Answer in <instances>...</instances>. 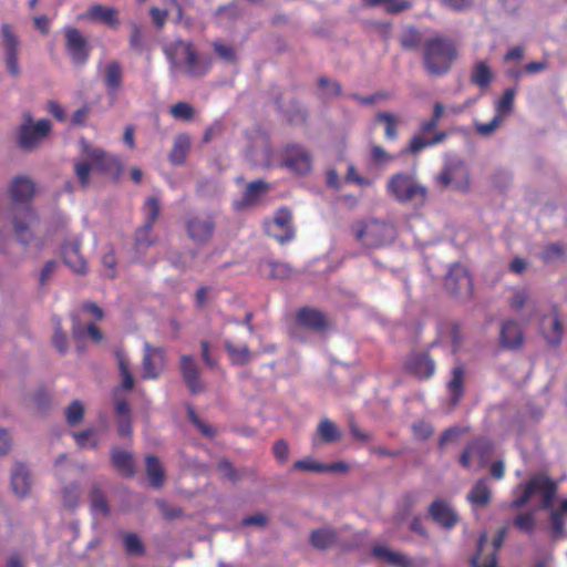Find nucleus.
Returning <instances> with one entry per match:
<instances>
[{"instance_id": "obj_34", "label": "nucleus", "mask_w": 567, "mask_h": 567, "mask_svg": "<svg viewBox=\"0 0 567 567\" xmlns=\"http://www.w3.org/2000/svg\"><path fill=\"white\" fill-rule=\"evenodd\" d=\"M515 95L516 89L514 87H508L504 91L503 95L495 101V116L503 121L513 112Z\"/></svg>"}, {"instance_id": "obj_23", "label": "nucleus", "mask_w": 567, "mask_h": 567, "mask_svg": "<svg viewBox=\"0 0 567 567\" xmlns=\"http://www.w3.org/2000/svg\"><path fill=\"white\" fill-rule=\"evenodd\" d=\"M499 343L508 350L519 349L524 343L522 326L515 320H506L501 326Z\"/></svg>"}, {"instance_id": "obj_25", "label": "nucleus", "mask_w": 567, "mask_h": 567, "mask_svg": "<svg viewBox=\"0 0 567 567\" xmlns=\"http://www.w3.org/2000/svg\"><path fill=\"white\" fill-rule=\"evenodd\" d=\"M104 85L110 96H116L123 86V69L120 62L110 61L104 68Z\"/></svg>"}, {"instance_id": "obj_17", "label": "nucleus", "mask_w": 567, "mask_h": 567, "mask_svg": "<svg viewBox=\"0 0 567 567\" xmlns=\"http://www.w3.org/2000/svg\"><path fill=\"white\" fill-rule=\"evenodd\" d=\"M2 45L4 51V63L8 72L12 76L20 74L19 68V38L14 32V29L9 23L1 24Z\"/></svg>"}, {"instance_id": "obj_43", "label": "nucleus", "mask_w": 567, "mask_h": 567, "mask_svg": "<svg viewBox=\"0 0 567 567\" xmlns=\"http://www.w3.org/2000/svg\"><path fill=\"white\" fill-rule=\"evenodd\" d=\"M123 545L127 555L142 556L145 553V547L135 533H125L123 535Z\"/></svg>"}, {"instance_id": "obj_50", "label": "nucleus", "mask_w": 567, "mask_h": 567, "mask_svg": "<svg viewBox=\"0 0 567 567\" xmlns=\"http://www.w3.org/2000/svg\"><path fill=\"white\" fill-rule=\"evenodd\" d=\"M443 112H444L443 105L439 102L435 103L432 117L424 121L420 125V132L423 136L426 134H430L436 130L439 122L443 115Z\"/></svg>"}, {"instance_id": "obj_46", "label": "nucleus", "mask_w": 567, "mask_h": 567, "mask_svg": "<svg viewBox=\"0 0 567 567\" xmlns=\"http://www.w3.org/2000/svg\"><path fill=\"white\" fill-rule=\"evenodd\" d=\"M118 370L122 379L121 388L125 391H132L134 388V377L130 370V364L125 355L118 354Z\"/></svg>"}, {"instance_id": "obj_10", "label": "nucleus", "mask_w": 567, "mask_h": 567, "mask_svg": "<svg viewBox=\"0 0 567 567\" xmlns=\"http://www.w3.org/2000/svg\"><path fill=\"white\" fill-rule=\"evenodd\" d=\"M280 166L296 175H307L312 169V156L306 146L290 143L280 150Z\"/></svg>"}, {"instance_id": "obj_24", "label": "nucleus", "mask_w": 567, "mask_h": 567, "mask_svg": "<svg viewBox=\"0 0 567 567\" xmlns=\"http://www.w3.org/2000/svg\"><path fill=\"white\" fill-rule=\"evenodd\" d=\"M467 502L473 508L486 507L492 501V488L486 477L480 478L467 493Z\"/></svg>"}, {"instance_id": "obj_53", "label": "nucleus", "mask_w": 567, "mask_h": 567, "mask_svg": "<svg viewBox=\"0 0 567 567\" xmlns=\"http://www.w3.org/2000/svg\"><path fill=\"white\" fill-rule=\"evenodd\" d=\"M370 158L375 165H384L392 162L395 156L388 153L381 145L373 144L370 148Z\"/></svg>"}, {"instance_id": "obj_22", "label": "nucleus", "mask_w": 567, "mask_h": 567, "mask_svg": "<svg viewBox=\"0 0 567 567\" xmlns=\"http://www.w3.org/2000/svg\"><path fill=\"white\" fill-rule=\"evenodd\" d=\"M429 515L436 524L444 528H452L457 524V513L443 498L435 499L429 506Z\"/></svg>"}, {"instance_id": "obj_59", "label": "nucleus", "mask_w": 567, "mask_h": 567, "mask_svg": "<svg viewBox=\"0 0 567 567\" xmlns=\"http://www.w3.org/2000/svg\"><path fill=\"white\" fill-rule=\"evenodd\" d=\"M457 264H454L444 278V289L452 296L458 292V276L455 271Z\"/></svg>"}, {"instance_id": "obj_39", "label": "nucleus", "mask_w": 567, "mask_h": 567, "mask_svg": "<svg viewBox=\"0 0 567 567\" xmlns=\"http://www.w3.org/2000/svg\"><path fill=\"white\" fill-rule=\"evenodd\" d=\"M225 350L229 354L231 363L235 365L246 364L251 359V352L247 346L237 348L233 343L226 342Z\"/></svg>"}, {"instance_id": "obj_54", "label": "nucleus", "mask_w": 567, "mask_h": 567, "mask_svg": "<svg viewBox=\"0 0 567 567\" xmlns=\"http://www.w3.org/2000/svg\"><path fill=\"white\" fill-rule=\"evenodd\" d=\"M80 487L78 483H72L62 491L63 504L68 508H74L78 505Z\"/></svg>"}, {"instance_id": "obj_4", "label": "nucleus", "mask_w": 567, "mask_h": 567, "mask_svg": "<svg viewBox=\"0 0 567 567\" xmlns=\"http://www.w3.org/2000/svg\"><path fill=\"white\" fill-rule=\"evenodd\" d=\"M386 193L399 204L423 207L429 199V188L422 184L415 173L396 172L385 185Z\"/></svg>"}, {"instance_id": "obj_58", "label": "nucleus", "mask_w": 567, "mask_h": 567, "mask_svg": "<svg viewBox=\"0 0 567 567\" xmlns=\"http://www.w3.org/2000/svg\"><path fill=\"white\" fill-rule=\"evenodd\" d=\"M292 468L305 472L324 473L323 463L316 462L311 458L296 461Z\"/></svg>"}, {"instance_id": "obj_41", "label": "nucleus", "mask_w": 567, "mask_h": 567, "mask_svg": "<svg viewBox=\"0 0 567 567\" xmlns=\"http://www.w3.org/2000/svg\"><path fill=\"white\" fill-rule=\"evenodd\" d=\"M92 511L101 513L103 516L109 515L110 507L103 492L97 487L93 486L89 494Z\"/></svg>"}, {"instance_id": "obj_37", "label": "nucleus", "mask_w": 567, "mask_h": 567, "mask_svg": "<svg viewBox=\"0 0 567 567\" xmlns=\"http://www.w3.org/2000/svg\"><path fill=\"white\" fill-rule=\"evenodd\" d=\"M375 120L384 124V136L389 141H395L398 138V118L395 115L389 112H379L375 115Z\"/></svg>"}, {"instance_id": "obj_38", "label": "nucleus", "mask_w": 567, "mask_h": 567, "mask_svg": "<svg viewBox=\"0 0 567 567\" xmlns=\"http://www.w3.org/2000/svg\"><path fill=\"white\" fill-rule=\"evenodd\" d=\"M212 48L215 54L225 63L236 64L238 61L237 52L230 44L223 43L221 41H213Z\"/></svg>"}, {"instance_id": "obj_7", "label": "nucleus", "mask_w": 567, "mask_h": 567, "mask_svg": "<svg viewBox=\"0 0 567 567\" xmlns=\"http://www.w3.org/2000/svg\"><path fill=\"white\" fill-rule=\"evenodd\" d=\"M516 491H522V495L509 504V508L519 509L524 507L535 494H540V507L543 509H549L557 494V484L549 476L537 473L530 476L526 483L518 485Z\"/></svg>"}, {"instance_id": "obj_14", "label": "nucleus", "mask_w": 567, "mask_h": 567, "mask_svg": "<svg viewBox=\"0 0 567 567\" xmlns=\"http://www.w3.org/2000/svg\"><path fill=\"white\" fill-rule=\"evenodd\" d=\"M266 233L280 244H286L295 238L292 213L288 207H280L275 213L271 221L265 225Z\"/></svg>"}, {"instance_id": "obj_48", "label": "nucleus", "mask_w": 567, "mask_h": 567, "mask_svg": "<svg viewBox=\"0 0 567 567\" xmlns=\"http://www.w3.org/2000/svg\"><path fill=\"white\" fill-rule=\"evenodd\" d=\"M76 444L83 449L95 447L97 439L93 427H87L80 432H70Z\"/></svg>"}, {"instance_id": "obj_56", "label": "nucleus", "mask_w": 567, "mask_h": 567, "mask_svg": "<svg viewBox=\"0 0 567 567\" xmlns=\"http://www.w3.org/2000/svg\"><path fill=\"white\" fill-rule=\"evenodd\" d=\"M455 175V168L452 164H445L442 169L435 176V183L443 188L449 187Z\"/></svg>"}, {"instance_id": "obj_19", "label": "nucleus", "mask_w": 567, "mask_h": 567, "mask_svg": "<svg viewBox=\"0 0 567 567\" xmlns=\"http://www.w3.org/2000/svg\"><path fill=\"white\" fill-rule=\"evenodd\" d=\"M268 192V183L262 179L252 181L246 186L243 196L233 203V207L238 212L252 208L261 203Z\"/></svg>"}, {"instance_id": "obj_16", "label": "nucleus", "mask_w": 567, "mask_h": 567, "mask_svg": "<svg viewBox=\"0 0 567 567\" xmlns=\"http://www.w3.org/2000/svg\"><path fill=\"white\" fill-rule=\"evenodd\" d=\"M166 365V353L161 347H153L148 342L144 343V353L142 359V379L156 380L163 373Z\"/></svg>"}, {"instance_id": "obj_55", "label": "nucleus", "mask_w": 567, "mask_h": 567, "mask_svg": "<svg viewBox=\"0 0 567 567\" xmlns=\"http://www.w3.org/2000/svg\"><path fill=\"white\" fill-rule=\"evenodd\" d=\"M421 44V33L415 28H410L401 39V45L405 50H416Z\"/></svg>"}, {"instance_id": "obj_28", "label": "nucleus", "mask_w": 567, "mask_h": 567, "mask_svg": "<svg viewBox=\"0 0 567 567\" xmlns=\"http://www.w3.org/2000/svg\"><path fill=\"white\" fill-rule=\"evenodd\" d=\"M85 17L91 21H101L110 28H117L118 20V10L113 7H104L102 4L91 6Z\"/></svg>"}, {"instance_id": "obj_13", "label": "nucleus", "mask_w": 567, "mask_h": 567, "mask_svg": "<svg viewBox=\"0 0 567 567\" xmlns=\"http://www.w3.org/2000/svg\"><path fill=\"white\" fill-rule=\"evenodd\" d=\"M493 452L492 441L484 437L476 439L463 450V466L481 470L488 464Z\"/></svg>"}, {"instance_id": "obj_15", "label": "nucleus", "mask_w": 567, "mask_h": 567, "mask_svg": "<svg viewBox=\"0 0 567 567\" xmlns=\"http://www.w3.org/2000/svg\"><path fill=\"white\" fill-rule=\"evenodd\" d=\"M63 33L65 38V49L73 64L84 65L87 62L91 52L87 39L79 29L71 25L64 27Z\"/></svg>"}, {"instance_id": "obj_31", "label": "nucleus", "mask_w": 567, "mask_h": 567, "mask_svg": "<svg viewBox=\"0 0 567 567\" xmlns=\"http://www.w3.org/2000/svg\"><path fill=\"white\" fill-rule=\"evenodd\" d=\"M338 539V535L333 528L323 527L313 529L310 533L309 542L311 546L318 550H326L332 547Z\"/></svg>"}, {"instance_id": "obj_42", "label": "nucleus", "mask_w": 567, "mask_h": 567, "mask_svg": "<svg viewBox=\"0 0 567 567\" xmlns=\"http://www.w3.org/2000/svg\"><path fill=\"white\" fill-rule=\"evenodd\" d=\"M342 437V434L339 427H318L316 435L312 439V443L315 446H318L322 443H333L339 441Z\"/></svg>"}, {"instance_id": "obj_6", "label": "nucleus", "mask_w": 567, "mask_h": 567, "mask_svg": "<svg viewBox=\"0 0 567 567\" xmlns=\"http://www.w3.org/2000/svg\"><path fill=\"white\" fill-rule=\"evenodd\" d=\"M332 329L333 321L324 311L303 306L295 312L293 326L289 329V336L296 341L305 342L306 338L302 336V331L324 336Z\"/></svg>"}, {"instance_id": "obj_11", "label": "nucleus", "mask_w": 567, "mask_h": 567, "mask_svg": "<svg viewBox=\"0 0 567 567\" xmlns=\"http://www.w3.org/2000/svg\"><path fill=\"white\" fill-rule=\"evenodd\" d=\"M51 130L52 125L49 120L41 118L33 123L32 116L27 114L18 131V145L24 151H32L42 143Z\"/></svg>"}, {"instance_id": "obj_9", "label": "nucleus", "mask_w": 567, "mask_h": 567, "mask_svg": "<svg viewBox=\"0 0 567 567\" xmlns=\"http://www.w3.org/2000/svg\"><path fill=\"white\" fill-rule=\"evenodd\" d=\"M507 528L502 527L497 530L492 543H488L486 533H482L477 540V550L471 558L472 567H498V551L503 546Z\"/></svg>"}, {"instance_id": "obj_47", "label": "nucleus", "mask_w": 567, "mask_h": 567, "mask_svg": "<svg viewBox=\"0 0 567 567\" xmlns=\"http://www.w3.org/2000/svg\"><path fill=\"white\" fill-rule=\"evenodd\" d=\"M367 7H375L380 3H386L389 13L396 14L411 8V2L406 0H362Z\"/></svg>"}, {"instance_id": "obj_57", "label": "nucleus", "mask_w": 567, "mask_h": 567, "mask_svg": "<svg viewBox=\"0 0 567 567\" xmlns=\"http://www.w3.org/2000/svg\"><path fill=\"white\" fill-rule=\"evenodd\" d=\"M287 117L291 124H305L308 118V112L298 102H293L292 109L288 111Z\"/></svg>"}, {"instance_id": "obj_30", "label": "nucleus", "mask_w": 567, "mask_h": 567, "mask_svg": "<svg viewBox=\"0 0 567 567\" xmlns=\"http://www.w3.org/2000/svg\"><path fill=\"white\" fill-rule=\"evenodd\" d=\"M258 271L265 278L287 279L291 276V268L284 262L274 260H260Z\"/></svg>"}, {"instance_id": "obj_26", "label": "nucleus", "mask_w": 567, "mask_h": 567, "mask_svg": "<svg viewBox=\"0 0 567 567\" xmlns=\"http://www.w3.org/2000/svg\"><path fill=\"white\" fill-rule=\"evenodd\" d=\"M31 475L27 466L22 463H16L11 474V487L16 495L25 497L31 488Z\"/></svg>"}, {"instance_id": "obj_21", "label": "nucleus", "mask_w": 567, "mask_h": 567, "mask_svg": "<svg viewBox=\"0 0 567 567\" xmlns=\"http://www.w3.org/2000/svg\"><path fill=\"white\" fill-rule=\"evenodd\" d=\"M179 371L192 394H198L204 391V384L199 377V369L193 355L184 354L181 357Z\"/></svg>"}, {"instance_id": "obj_44", "label": "nucleus", "mask_w": 567, "mask_h": 567, "mask_svg": "<svg viewBox=\"0 0 567 567\" xmlns=\"http://www.w3.org/2000/svg\"><path fill=\"white\" fill-rule=\"evenodd\" d=\"M471 80L476 85L486 87L492 80V71L485 62H478L473 69Z\"/></svg>"}, {"instance_id": "obj_61", "label": "nucleus", "mask_w": 567, "mask_h": 567, "mask_svg": "<svg viewBox=\"0 0 567 567\" xmlns=\"http://www.w3.org/2000/svg\"><path fill=\"white\" fill-rule=\"evenodd\" d=\"M130 48L133 51L141 52L143 50V35L141 28L137 23H131V37H130Z\"/></svg>"}, {"instance_id": "obj_45", "label": "nucleus", "mask_w": 567, "mask_h": 567, "mask_svg": "<svg viewBox=\"0 0 567 567\" xmlns=\"http://www.w3.org/2000/svg\"><path fill=\"white\" fill-rule=\"evenodd\" d=\"M513 524L519 532L532 535L536 526L535 513L533 511L522 513L514 518Z\"/></svg>"}, {"instance_id": "obj_20", "label": "nucleus", "mask_w": 567, "mask_h": 567, "mask_svg": "<svg viewBox=\"0 0 567 567\" xmlns=\"http://www.w3.org/2000/svg\"><path fill=\"white\" fill-rule=\"evenodd\" d=\"M539 330L549 344L558 346L561 342L564 329L556 307L553 306L540 318Z\"/></svg>"}, {"instance_id": "obj_62", "label": "nucleus", "mask_w": 567, "mask_h": 567, "mask_svg": "<svg viewBox=\"0 0 567 567\" xmlns=\"http://www.w3.org/2000/svg\"><path fill=\"white\" fill-rule=\"evenodd\" d=\"M218 471L223 476L231 482H236L240 478L238 471L227 460H221L217 465Z\"/></svg>"}, {"instance_id": "obj_3", "label": "nucleus", "mask_w": 567, "mask_h": 567, "mask_svg": "<svg viewBox=\"0 0 567 567\" xmlns=\"http://www.w3.org/2000/svg\"><path fill=\"white\" fill-rule=\"evenodd\" d=\"M172 70H181L189 78H203L213 68V59L202 55L192 41L177 39L163 47Z\"/></svg>"}, {"instance_id": "obj_36", "label": "nucleus", "mask_w": 567, "mask_h": 567, "mask_svg": "<svg viewBox=\"0 0 567 567\" xmlns=\"http://www.w3.org/2000/svg\"><path fill=\"white\" fill-rule=\"evenodd\" d=\"M190 141L187 135H179L175 138L173 148L169 153V161L174 165H182L185 163L187 153L189 151Z\"/></svg>"}, {"instance_id": "obj_27", "label": "nucleus", "mask_w": 567, "mask_h": 567, "mask_svg": "<svg viewBox=\"0 0 567 567\" xmlns=\"http://www.w3.org/2000/svg\"><path fill=\"white\" fill-rule=\"evenodd\" d=\"M62 257L64 262L76 274L86 271V261L80 254V244L78 241H69L62 246Z\"/></svg>"}, {"instance_id": "obj_1", "label": "nucleus", "mask_w": 567, "mask_h": 567, "mask_svg": "<svg viewBox=\"0 0 567 567\" xmlns=\"http://www.w3.org/2000/svg\"><path fill=\"white\" fill-rule=\"evenodd\" d=\"M35 192V183L24 175L13 177L8 187V194L12 203L13 233L18 241L24 246L32 241L31 226L38 220L37 212L32 205Z\"/></svg>"}, {"instance_id": "obj_52", "label": "nucleus", "mask_w": 567, "mask_h": 567, "mask_svg": "<svg viewBox=\"0 0 567 567\" xmlns=\"http://www.w3.org/2000/svg\"><path fill=\"white\" fill-rule=\"evenodd\" d=\"M452 373L453 378L447 388L451 395V405L455 406L461 398V365H455Z\"/></svg>"}, {"instance_id": "obj_12", "label": "nucleus", "mask_w": 567, "mask_h": 567, "mask_svg": "<svg viewBox=\"0 0 567 567\" xmlns=\"http://www.w3.org/2000/svg\"><path fill=\"white\" fill-rule=\"evenodd\" d=\"M188 237L196 244H205L216 228L215 216L210 212H200L189 215L185 221Z\"/></svg>"}, {"instance_id": "obj_5", "label": "nucleus", "mask_w": 567, "mask_h": 567, "mask_svg": "<svg viewBox=\"0 0 567 567\" xmlns=\"http://www.w3.org/2000/svg\"><path fill=\"white\" fill-rule=\"evenodd\" d=\"M456 55V45L447 38L433 37L424 42L423 64L432 76H442L447 73Z\"/></svg>"}, {"instance_id": "obj_29", "label": "nucleus", "mask_w": 567, "mask_h": 567, "mask_svg": "<svg viewBox=\"0 0 567 567\" xmlns=\"http://www.w3.org/2000/svg\"><path fill=\"white\" fill-rule=\"evenodd\" d=\"M157 237L153 235V228L147 226H140L135 230L133 250L137 259L144 257L146 251L155 245Z\"/></svg>"}, {"instance_id": "obj_49", "label": "nucleus", "mask_w": 567, "mask_h": 567, "mask_svg": "<svg viewBox=\"0 0 567 567\" xmlns=\"http://www.w3.org/2000/svg\"><path fill=\"white\" fill-rule=\"evenodd\" d=\"M169 114L184 122H189L195 115V109L187 102H177L169 109Z\"/></svg>"}, {"instance_id": "obj_51", "label": "nucleus", "mask_w": 567, "mask_h": 567, "mask_svg": "<svg viewBox=\"0 0 567 567\" xmlns=\"http://www.w3.org/2000/svg\"><path fill=\"white\" fill-rule=\"evenodd\" d=\"M84 415V405L81 401H72L65 409V417L70 425H76L82 422Z\"/></svg>"}, {"instance_id": "obj_32", "label": "nucleus", "mask_w": 567, "mask_h": 567, "mask_svg": "<svg viewBox=\"0 0 567 567\" xmlns=\"http://www.w3.org/2000/svg\"><path fill=\"white\" fill-rule=\"evenodd\" d=\"M112 463L116 471L125 476L131 477L135 473L134 461L130 453L117 449L112 452Z\"/></svg>"}, {"instance_id": "obj_8", "label": "nucleus", "mask_w": 567, "mask_h": 567, "mask_svg": "<svg viewBox=\"0 0 567 567\" xmlns=\"http://www.w3.org/2000/svg\"><path fill=\"white\" fill-rule=\"evenodd\" d=\"M354 238L367 248H380L390 244L396 235L395 227L379 219L360 220L353 224Z\"/></svg>"}, {"instance_id": "obj_33", "label": "nucleus", "mask_w": 567, "mask_h": 567, "mask_svg": "<svg viewBox=\"0 0 567 567\" xmlns=\"http://www.w3.org/2000/svg\"><path fill=\"white\" fill-rule=\"evenodd\" d=\"M146 473L150 478L151 485L155 488H161L164 485L165 473L161 465L158 457L147 455L145 458Z\"/></svg>"}, {"instance_id": "obj_64", "label": "nucleus", "mask_w": 567, "mask_h": 567, "mask_svg": "<svg viewBox=\"0 0 567 567\" xmlns=\"http://www.w3.org/2000/svg\"><path fill=\"white\" fill-rule=\"evenodd\" d=\"M52 343L54 348L61 353L65 354L68 350L66 334L58 327L52 337Z\"/></svg>"}, {"instance_id": "obj_2", "label": "nucleus", "mask_w": 567, "mask_h": 567, "mask_svg": "<svg viewBox=\"0 0 567 567\" xmlns=\"http://www.w3.org/2000/svg\"><path fill=\"white\" fill-rule=\"evenodd\" d=\"M83 161L74 162V174L80 186L86 189L90 184L92 169L110 176L117 182L123 174V164L118 156L109 154L101 147H92L85 140L81 141Z\"/></svg>"}, {"instance_id": "obj_18", "label": "nucleus", "mask_w": 567, "mask_h": 567, "mask_svg": "<svg viewBox=\"0 0 567 567\" xmlns=\"http://www.w3.org/2000/svg\"><path fill=\"white\" fill-rule=\"evenodd\" d=\"M436 365L427 352L414 351L405 361V370L419 380H427L433 377Z\"/></svg>"}, {"instance_id": "obj_63", "label": "nucleus", "mask_w": 567, "mask_h": 567, "mask_svg": "<svg viewBox=\"0 0 567 567\" xmlns=\"http://www.w3.org/2000/svg\"><path fill=\"white\" fill-rule=\"evenodd\" d=\"M529 295L527 289L518 288L513 291L511 297V306L512 308L519 310L522 309L528 301Z\"/></svg>"}, {"instance_id": "obj_60", "label": "nucleus", "mask_w": 567, "mask_h": 567, "mask_svg": "<svg viewBox=\"0 0 567 567\" xmlns=\"http://www.w3.org/2000/svg\"><path fill=\"white\" fill-rule=\"evenodd\" d=\"M347 183H352L359 186H370L372 182L364 176L358 174L353 164L348 165V169L344 176Z\"/></svg>"}, {"instance_id": "obj_40", "label": "nucleus", "mask_w": 567, "mask_h": 567, "mask_svg": "<svg viewBox=\"0 0 567 567\" xmlns=\"http://www.w3.org/2000/svg\"><path fill=\"white\" fill-rule=\"evenodd\" d=\"M143 212L145 215V220L143 225L154 228V225L161 213V204L158 198L148 197L143 206Z\"/></svg>"}, {"instance_id": "obj_35", "label": "nucleus", "mask_w": 567, "mask_h": 567, "mask_svg": "<svg viewBox=\"0 0 567 567\" xmlns=\"http://www.w3.org/2000/svg\"><path fill=\"white\" fill-rule=\"evenodd\" d=\"M445 132H437L430 140L425 138L422 134L414 135L406 147V152L411 154H417L425 147L442 143L445 140Z\"/></svg>"}]
</instances>
